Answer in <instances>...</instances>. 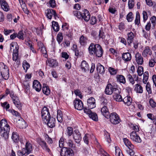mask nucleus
Listing matches in <instances>:
<instances>
[{
	"mask_svg": "<svg viewBox=\"0 0 156 156\" xmlns=\"http://www.w3.org/2000/svg\"><path fill=\"white\" fill-rule=\"evenodd\" d=\"M10 127L5 119H3L0 122V133L5 139L9 137Z\"/></svg>",
	"mask_w": 156,
	"mask_h": 156,
	"instance_id": "1",
	"label": "nucleus"
},
{
	"mask_svg": "<svg viewBox=\"0 0 156 156\" xmlns=\"http://www.w3.org/2000/svg\"><path fill=\"white\" fill-rule=\"evenodd\" d=\"M88 50L90 55H92L94 54L98 57H101L104 52L100 44H94L92 43L90 44L88 48Z\"/></svg>",
	"mask_w": 156,
	"mask_h": 156,
	"instance_id": "2",
	"label": "nucleus"
},
{
	"mask_svg": "<svg viewBox=\"0 0 156 156\" xmlns=\"http://www.w3.org/2000/svg\"><path fill=\"white\" fill-rule=\"evenodd\" d=\"M32 150L31 144L28 141L26 143L25 147L23 148L22 151H18L17 154L19 156H27L31 153Z\"/></svg>",
	"mask_w": 156,
	"mask_h": 156,
	"instance_id": "3",
	"label": "nucleus"
},
{
	"mask_svg": "<svg viewBox=\"0 0 156 156\" xmlns=\"http://www.w3.org/2000/svg\"><path fill=\"white\" fill-rule=\"evenodd\" d=\"M5 92V96H7L8 94H10L12 100L14 104L19 109H21L22 105L18 98L17 96H16L14 94H12V93H10L9 90L8 89H6Z\"/></svg>",
	"mask_w": 156,
	"mask_h": 156,
	"instance_id": "4",
	"label": "nucleus"
},
{
	"mask_svg": "<svg viewBox=\"0 0 156 156\" xmlns=\"http://www.w3.org/2000/svg\"><path fill=\"white\" fill-rule=\"evenodd\" d=\"M123 141L125 145L129 149L126 150V152L130 156H133L135 154V152L133 150L134 148V145L131 144L129 140L126 138L123 139Z\"/></svg>",
	"mask_w": 156,
	"mask_h": 156,
	"instance_id": "5",
	"label": "nucleus"
},
{
	"mask_svg": "<svg viewBox=\"0 0 156 156\" xmlns=\"http://www.w3.org/2000/svg\"><path fill=\"white\" fill-rule=\"evenodd\" d=\"M107 102L105 101H104L101 103L100 105L101 111L102 114L107 119H108L109 115V112L107 108Z\"/></svg>",
	"mask_w": 156,
	"mask_h": 156,
	"instance_id": "6",
	"label": "nucleus"
},
{
	"mask_svg": "<svg viewBox=\"0 0 156 156\" xmlns=\"http://www.w3.org/2000/svg\"><path fill=\"white\" fill-rule=\"evenodd\" d=\"M61 156H74V153L73 149L70 148L63 147L60 150Z\"/></svg>",
	"mask_w": 156,
	"mask_h": 156,
	"instance_id": "7",
	"label": "nucleus"
},
{
	"mask_svg": "<svg viewBox=\"0 0 156 156\" xmlns=\"http://www.w3.org/2000/svg\"><path fill=\"white\" fill-rule=\"evenodd\" d=\"M105 92L106 94L108 95H111L112 93H119V89L117 88L113 87L111 84H108L106 86Z\"/></svg>",
	"mask_w": 156,
	"mask_h": 156,
	"instance_id": "8",
	"label": "nucleus"
},
{
	"mask_svg": "<svg viewBox=\"0 0 156 156\" xmlns=\"http://www.w3.org/2000/svg\"><path fill=\"white\" fill-rule=\"evenodd\" d=\"M108 118L110 119L111 122L113 124L116 125L120 122V120L118 115L116 113H113L111 114Z\"/></svg>",
	"mask_w": 156,
	"mask_h": 156,
	"instance_id": "9",
	"label": "nucleus"
},
{
	"mask_svg": "<svg viewBox=\"0 0 156 156\" xmlns=\"http://www.w3.org/2000/svg\"><path fill=\"white\" fill-rule=\"evenodd\" d=\"M41 113L42 118L44 122H45V120L51 117L48 109L46 107H43L41 110Z\"/></svg>",
	"mask_w": 156,
	"mask_h": 156,
	"instance_id": "10",
	"label": "nucleus"
},
{
	"mask_svg": "<svg viewBox=\"0 0 156 156\" xmlns=\"http://www.w3.org/2000/svg\"><path fill=\"white\" fill-rule=\"evenodd\" d=\"M73 136L75 142L77 144H79L81 140L82 137L80 133L78 130H75L74 131Z\"/></svg>",
	"mask_w": 156,
	"mask_h": 156,
	"instance_id": "11",
	"label": "nucleus"
},
{
	"mask_svg": "<svg viewBox=\"0 0 156 156\" xmlns=\"http://www.w3.org/2000/svg\"><path fill=\"white\" fill-rule=\"evenodd\" d=\"M38 143L44 151L48 153H50L51 152L50 150L48 147L46 143L44 141L40 139L38 140Z\"/></svg>",
	"mask_w": 156,
	"mask_h": 156,
	"instance_id": "12",
	"label": "nucleus"
},
{
	"mask_svg": "<svg viewBox=\"0 0 156 156\" xmlns=\"http://www.w3.org/2000/svg\"><path fill=\"white\" fill-rule=\"evenodd\" d=\"M95 142V144L98 149V154H101L102 156H109V154L102 148L96 139Z\"/></svg>",
	"mask_w": 156,
	"mask_h": 156,
	"instance_id": "13",
	"label": "nucleus"
},
{
	"mask_svg": "<svg viewBox=\"0 0 156 156\" xmlns=\"http://www.w3.org/2000/svg\"><path fill=\"white\" fill-rule=\"evenodd\" d=\"M130 139L133 141L138 143L141 142V138L136 132H132L130 134Z\"/></svg>",
	"mask_w": 156,
	"mask_h": 156,
	"instance_id": "14",
	"label": "nucleus"
},
{
	"mask_svg": "<svg viewBox=\"0 0 156 156\" xmlns=\"http://www.w3.org/2000/svg\"><path fill=\"white\" fill-rule=\"evenodd\" d=\"M74 104L75 108L78 110H81L83 108V105L82 102L78 99H76L74 101Z\"/></svg>",
	"mask_w": 156,
	"mask_h": 156,
	"instance_id": "15",
	"label": "nucleus"
},
{
	"mask_svg": "<svg viewBox=\"0 0 156 156\" xmlns=\"http://www.w3.org/2000/svg\"><path fill=\"white\" fill-rule=\"evenodd\" d=\"M47 126L50 128H52L55 126V119L53 117H50L47 119L45 120V122Z\"/></svg>",
	"mask_w": 156,
	"mask_h": 156,
	"instance_id": "16",
	"label": "nucleus"
},
{
	"mask_svg": "<svg viewBox=\"0 0 156 156\" xmlns=\"http://www.w3.org/2000/svg\"><path fill=\"white\" fill-rule=\"evenodd\" d=\"M152 54L151 50L148 46L146 47L143 51L142 54L144 57H148V56H151Z\"/></svg>",
	"mask_w": 156,
	"mask_h": 156,
	"instance_id": "17",
	"label": "nucleus"
},
{
	"mask_svg": "<svg viewBox=\"0 0 156 156\" xmlns=\"http://www.w3.org/2000/svg\"><path fill=\"white\" fill-rule=\"evenodd\" d=\"M87 105L90 109H92L96 107L95 100L93 97L89 98L87 101Z\"/></svg>",
	"mask_w": 156,
	"mask_h": 156,
	"instance_id": "18",
	"label": "nucleus"
},
{
	"mask_svg": "<svg viewBox=\"0 0 156 156\" xmlns=\"http://www.w3.org/2000/svg\"><path fill=\"white\" fill-rule=\"evenodd\" d=\"M17 126L20 129H24L25 128L27 125L24 120L20 118V119H19L17 122Z\"/></svg>",
	"mask_w": 156,
	"mask_h": 156,
	"instance_id": "19",
	"label": "nucleus"
},
{
	"mask_svg": "<svg viewBox=\"0 0 156 156\" xmlns=\"http://www.w3.org/2000/svg\"><path fill=\"white\" fill-rule=\"evenodd\" d=\"M33 87L37 92L40 91L41 88V85L38 81L35 80L33 84Z\"/></svg>",
	"mask_w": 156,
	"mask_h": 156,
	"instance_id": "20",
	"label": "nucleus"
},
{
	"mask_svg": "<svg viewBox=\"0 0 156 156\" xmlns=\"http://www.w3.org/2000/svg\"><path fill=\"white\" fill-rule=\"evenodd\" d=\"M136 61L138 65H141L144 62L143 58L141 55L137 53L135 55Z\"/></svg>",
	"mask_w": 156,
	"mask_h": 156,
	"instance_id": "21",
	"label": "nucleus"
},
{
	"mask_svg": "<svg viewBox=\"0 0 156 156\" xmlns=\"http://www.w3.org/2000/svg\"><path fill=\"white\" fill-rule=\"evenodd\" d=\"M0 3L2 8L4 11L7 12L9 10V6L7 2L5 1L0 0Z\"/></svg>",
	"mask_w": 156,
	"mask_h": 156,
	"instance_id": "22",
	"label": "nucleus"
},
{
	"mask_svg": "<svg viewBox=\"0 0 156 156\" xmlns=\"http://www.w3.org/2000/svg\"><path fill=\"white\" fill-rule=\"evenodd\" d=\"M53 15H54L55 17L57 16L55 11L52 9H48L46 14L47 18L48 19H51Z\"/></svg>",
	"mask_w": 156,
	"mask_h": 156,
	"instance_id": "23",
	"label": "nucleus"
},
{
	"mask_svg": "<svg viewBox=\"0 0 156 156\" xmlns=\"http://www.w3.org/2000/svg\"><path fill=\"white\" fill-rule=\"evenodd\" d=\"M122 58L125 62H127L131 60V55L129 52L124 53L122 54Z\"/></svg>",
	"mask_w": 156,
	"mask_h": 156,
	"instance_id": "24",
	"label": "nucleus"
},
{
	"mask_svg": "<svg viewBox=\"0 0 156 156\" xmlns=\"http://www.w3.org/2000/svg\"><path fill=\"white\" fill-rule=\"evenodd\" d=\"M90 15L88 11L87 10L84 11V12L82 13V19H83L86 21H88L90 18Z\"/></svg>",
	"mask_w": 156,
	"mask_h": 156,
	"instance_id": "25",
	"label": "nucleus"
},
{
	"mask_svg": "<svg viewBox=\"0 0 156 156\" xmlns=\"http://www.w3.org/2000/svg\"><path fill=\"white\" fill-rule=\"evenodd\" d=\"M127 40L128 43L129 44L133 42L134 37V34L132 32L128 33L127 34Z\"/></svg>",
	"mask_w": 156,
	"mask_h": 156,
	"instance_id": "26",
	"label": "nucleus"
},
{
	"mask_svg": "<svg viewBox=\"0 0 156 156\" xmlns=\"http://www.w3.org/2000/svg\"><path fill=\"white\" fill-rule=\"evenodd\" d=\"M42 91L43 93L47 95H48L50 94V90L49 87L46 84H43L42 87Z\"/></svg>",
	"mask_w": 156,
	"mask_h": 156,
	"instance_id": "27",
	"label": "nucleus"
},
{
	"mask_svg": "<svg viewBox=\"0 0 156 156\" xmlns=\"http://www.w3.org/2000/svg\"><path fill=\"white\" fill-rule=\"evenodd\" d=\"M81 67L84 72L88 71L89 69V67L87 63L84 60H83L81 64Z\"/></svg>",
	"mask_w": 156,
	"mask_h": 156,
	"instance_id": "28",
	"label": "nucleus"
},
{
	"mask_svg": "<svg viewBox=\"0 0 156 156\" xmlns=\"http://www.w3.org/2000/svg\"><path fill=\"white\" fill-rule=\"evenodd\" d=\"M116 79L117 82L120 83H125L126 82V79L125 77L121 75H117L116 76Z\"/></svg>",
	"mask_w": 156,
	"mask_h": 156,
	"instance_id": "29",
	"label": "nucleus"
},
{
	"mask_svg": "<svg viewBox=\"0 0 156 156\" xmlns=\"http://www.w3.org/2000/svg\"><path fill=\"white\" fill-rule=\"evenodd\" d=\"M1 73L4 77V79L6 80L8 79L9 77V70L8 67L5 69L1 71Z\"/></svg>",
	"mask_w": 156,
	"mask_h": 156,
	"instance_id": "30",
	"label": "nucleus"
},
{
	"mask_svg": "<svg viewBox=\"0 0 156 156\" xmlns=\"http://www.w3.org/2000/svg\"><path fill=\"white\" fill-rule=\"evenodd\" d=\"M122 101H123L125 104L128 106H129L131 104L132 99L130 96H127L124 98L122 99Z\"/></svg>",
	"mask_w": 156,
	"mask_h": 156,
	"instance_id": "31",
	"label": "nucleus"
},
{
	"mask_svg": "<svg viewBox=\"0 0 156 156\" xmlns=\"http://www.w3.org/2000/svg\"><path fill=\"white\" fill-rule=\"evenodd\" d=\"M134 90L137 93H138L141 94L143 92V87L139 84L135 85Z\"/></svg>",
	"mask_w": 156,
	"mask_h": 156,
	"instance_id": "32",
	"label": "nucleus"
},
{
	"mask_svg": "<svg viewBox=\"0 0 156 156\" xmlns=\"http://www.w3.org/2000/svg\"><path fill=\"white\" fill-rule=\"evenodd\" d=\"M120 93V92L119 90V93H115L113 95L114 99L117 101L120 102L122 100V96L119 94Z\"/></svg>",
	"mask_w": 156,
	"mask_h": 156,
	"instance_id": "33",
	"label": "nucleus"
},
{
	"mask_svg": "<svg viewBox=\"0 0 156 156\" xmlns=\"http://www.w3.org/2000/svg\"><path fill=\"white\" fill-rule=\"evenodd\" d=\"M66 144H67V146L68 148H70L72 149H75L76 148V147L75 144L73 143L72 140L71 139H69L66 142Z\"/></svg>",
	"mask_w": 156,
	"mask_h": 156,
	"instance_id": "34",
	"label": "nucleus"
},
{
	"mask_svg": "<svg viewBox=\"0 0 156 156\" xmlns=\"http://www.w3.org/2000/svg\"><path fill=\"white\" fill-rule=\"evenodd\" d=\"M96 69L97 72L100 73H103L105 71L104 67L100 63L98 64Z\"/></svg>",
	"mask_w": 156,
	"mask_h": 156,
	"instance_id": "35",
	"label": "nucleus"
},
{
	"mask_svg": "<svg viewBox=\"0 0 156 156\" xmlns=\"http://www.w3.org/2000/svg\"><path fill=\"white\" fill-rule=\"evenodd\" d=\"M12 139L15 143L18 142L19 140V136L16 132H13L12 134Z\"/></svg>",
	"mask_w": 156,
	"mask_h": 156,
	"instance_id": "36",
	"label": "nucleus"
},
{
	"mask_svg": "<svg viewBox=\"0 0 156 156\" xmlns=\"http://www.w3.org/2000/svg\"><path fill=\"white\" fill-rule=\"evenodd\" d=\"M48 63L50 66L53 67L56 66L58 65L57 61L54 59H51L48 60Z\"/></svg>",
	"mask_w": 156,
	"mask_h": 156,
	"instance_id": "37",
	"label": "nucleus"
},
{
	"mask_svg": "<svg viewBox=\"0 0 156 156\" xmlns=\"http://www.w3.org/2000/svg\"><path fill=\"white\" fill-rule=\"evenodd\" d=\"M52 28L55 31H58L59 30V26L58 22L54 21L52 22Z\"/></svg>",
	"mask_w": 156,
	"mask_h": 156,
	"instance_id": "38",
	"label": "nucleus"
},
{
	"mask_svg": "<svg viewBox=\"0 0 156 156\" xmlns=\"http://www.w3.org/2000/svg\"><path fill=\"white\" fill-rule=\"evenodd\" d=\"M57 118L58 122H62L63 120L62 114L60 110H58Z\"/></svg>",
	"mask_w": 156,
	"mask_h": 156,
	"instance_id": "39",
	"label": "nucleus"
},
{
	"mask_svg": "<svg viewBox=\"0 0 156 156\" xmlns=\"http://www.w3.org/2000/svg\"><path fill=\"white\" fill-rule=\"evenodd\" d=\"M89 117L93 120L97 121L98 120V115L97 114L94 112H91L89 114Z\"/></svg>",
	"mask_w": 156,
	"mask_h": 156,
	"instance_id": "40",
	"label": "nucleus"
},
{
	"mask_svg": "<svg viewBox=\"0 0 156 156\" xmlns=\"http://www.w3.org/2000/svg\"><path fill=\"white\" fill-rule=\"evenodd\" d=\"M149 73L148 72L146 71L145 72L143 75V82L144 84L147 83V82L148 79Z\"/></svg>",
	"mask_w": 156,
	"mask_h": 156,
	"instance_id": "41",
	"label": "nucleus"
},
{
	"mask_svg": "<svg viewBox=\"0 0 156 156\" xmlns=\"http://www.w3.org/2000/svg\"><path fill=\"white\" fill-rule=\"evenodd\" d=\"M18 50H13L12 59L16 61L18 59Z\"/></svg>",
	"mask_w": 156,
	"mask_h": 156,
	"instance_id": "42",
	"label": "nucleus"
},
{
	"mask_svg": "<svg viewBox=\"0 0 156 156\" xmlns=\"http://www.w3.org/2000/svg\"><path fill=\"white\" fill-rule=\"evenodd\" d=\"M140 22V16L139 12H137L136 13V19L135 23L136 24L139 25Z\"/></svg>",
	"mask_w": 156,
	"mask_h": 156,
	"instance_id": "43",
	"label": "nucleus"
},
{
	"mask_svg": "<svg viewBox=\"0 0 156 156\" xmlns=\"http://www.w3.org/2000/svg\"><path fill=\"white\" fill-rule=\"evenodd\" d=\"M24 88L25 89L27 93L29 91L30 89V86L29 83L27 81H24L23 83Z\"/></svg>",
	"mask_w": 156,
	"mask_h": 156,
	"instance_id": "44",
	"label": "nucleus"
},
{
	"mask_svg": "<svg viewBox=\"0 0 156 156\" xmlns=\"http://www.w3.org/2000/svg\"><path fill=\"white\" fill-rule=\"evenodd\" d=\"M109 71L110 74L112 75H115L116 74L118 71V70L115 69L113 68L110 67L108 69Z\"/></svg>",
	"mask_w": 156,
	"mask_h": 156,
	"instance_id": "45",
	"label": "nucleus"
},
{
	"mask_svg": "<svg viewBox=\"0 0 156 156\" xmlns=\"http://www.w3.org/2000/svg\"><path fill=\"white\" fill-rule=\"evenodd\" d=\"M25 32L23 31H20L17 34V37L19 39L23 40L24 39V33Z\"/></svg>",
	"mask_w": 156,
	"mask_h": 156,
	"instance_id": "46",
	"label": "nucleus"
},
{
	"mask_svg": "<svg viewBox=\"0 0 156 156\" xmlns=\"http://www.w3.org/2000/svg\"><path fill=\"white\" fill-rule=\"evenodd\" d=\"M138 74L139 76H141L144 73L143 67L142 66L138 67L137 71Z\"/></svg>",
	"mask_w": 156,
	"mask_h": 156,
	"instance_id": "47",
	"label": "nucleus"
},
{
	"mask_svg": "<svg viewBox=\"0 0 156 156\" xmlns=\"http://www.w3.org/2000/svg\"><path fill=\"white\" fill-rule=\"evenodd\" d=\"M63 39L62 34L61 33H59L57 37V40L59 44Z\"/></svg>",
	"mask_w": 156,
	"mask_h": 156,
	"instance_id": "48",
	"label": "nucleus"
},
{
	"mask_svg": "<svg viewBox=\"0 0 156 156\" xmlns=\"http://www.w3.org/2000/svg\"><path fill=\"white\" fill-rule=\"evenodd\" d=\"M91 136L87 134L85 135L84 137L83 138L84 141L85 143L88 144L89 140L90 138H91Z\"/></svg>",
	"mask_w": 156,
	"mask_h": 156,
	"instance_id": "49",
	"label": "nucleus"
},
{
	"mask_svg": "<svg viewBox=\"0 0 156 156\" xmlns=\"http://www.w3.org/2000/svg\"><path fill=\"white\" fill-rule=\"evenodd\" d=\"M10 49H12V47H15V49H13V50H19V47L17 43L16 42H14L10 44Z\"/></svg>",
	"mask_w": 156,
	"mask_h": 156,
	"instance_id": "50",
	"label": "nucleus"
},
{
	"mask_svg": "<svg viewBox=\"0 0 156 156\" xmlns=\"http://www.w3.org/2000/svg\"><path fill=\"white\" fill-rule=\"evenodd\" d=\"M133 14L132 12H129L127 15L126 19L128 22H131L133 20Z\"/></svg>",
	"mask_w": 156,
	"mask_h": 156,
	"instance_id": "51",
	"label": "nucleus"
},
{
	"mask_svg": "<svg viewBox=\"0 0 156 156\" xmlns=\"http://www.w3.org/2000/svg\"><path fill=\"white\" fill-rule=\"evenodd\" d=\"M73 14L79 19H82V13L77 11H74L73 12Z\"/></svg>",
	"mask_w": 156,
	"mask_h": 156,
	"instance_id": "52",
	"label": "nucleus"
},
{
	"mask_svg": "<svg viewBox=\"0 0 156 156\" xmlns=\"http://www.w3.org/2000/svg\"><path fill=\"white\" fill-rule=\"evenodd\" d=\"M146 88L147 91L149 94H151L152 93V91L151 87V85L149 82L147 83Z\"/></svg>",
	"mask_w": 156,
	"mask_h": 156,
	"instance_id": "53",
	"label": "nucleus"
},
{
	"mask_svg": "<svg viewBox=\"0 0 156 156\" xmlns=\"http://www.w3.org/2000/svg\"><path fill=\"white\" fill-rule=\"evenodd\" d=\"M1 104L3 108H5L6 110H7L9 108V104H8L7 102H5L3 103H1Z\"/></svg>",
	"mask_w": 156,
	"mask_h": 156,
	"instance_id": "54",
	"label": "nucleus"
},
{
	"mask_svg": "<svg viewBox=\"0 0 156 156\" xmlns=\"http://www.w3.org/2000/svg\"><path fill=\"white\" fill-rule=\"evenodd\" d=\"M156 63V60L155 59L151 58L149 60V66L151 67H153L154 66Z\"/></svg>",
	"mask_w": 156,
	"mask_h": 156,
	"instance_id": "55",
	"label": "nucleus"
},
{
	"mask_svg": "<svg viewBox=\"0 0 156 156\" xmlns=\"http://www.w3.org/2000/svg\"><path fill=\"white\" fill-rule=\"evenodd\" d=\"M115 153L116 156H122L123 154L120 152V150L119 148L118 147H115Z\"/></svg>",
	"mask_w": 156,
	"mask_h": 156,
	"instance_id": "56",
	"label": "nucleus"
},
{
	"mask_svg": "<svg viewBox=\"0 0 156 156\" xmlns=\"http://www.w3.org/2000/svg\"><path fill=\"white\" fill-rule=\"evenodd\" d=\"M67 133L69 136H70L73 134V128L70 127H68L67 129Z\"/></svg>",
	"mask_w": 156,
	"mask_h": 156,
	"instance_id": "57",
	"label": "nucleus"
},
{
	"mask_svg": "<svg viewBox=\"0 0 156 156\" xmlns=\"http://www.w3.org/2000/svg\"><path fill=\"white\" fill-rule=\"evenodd\" d=\"M134 5V2L133 0H129L128 7L129 9H132Z\"/></svg>",
	"mask_w": 156,
	"mask_h": 156,
	"instance_id": "58",
	"label": "nucleus"
},
{
	"mask_svg": "<svg viewBox=\"0 0 156 156\" xmlns=\"http://www.w3.org/2000/svg\"><path fill=\"white\" fill-rule=\"evenodd\" d=\"M44 137L45 140L48 143L52 144V143L53 141L52 139L49 136L48 134H45L44 136Z\"/></svg>",
	"mask_w": 156,
	"mask_h": 156,
	"instance_id": "59",
	"label": "nucleus"
},
{
	"mask_svg": "<svg viewBox=\"0 0 156 156\" xmlns=\"http://www.w3.org/2000/svg\"><path fill=\"white\" fill-rule=\"evenodd\" d=\"M96 22L97 20L96 17L94 16H92L90 20V23L92 25H94L96 23Z\"/></svg>",
	"mask_w": 156,
	"mask_h": 156,
	"instance_id": "60",
	"label": "nucleus"
},
{
	"mask_svg": "<svg viewBox=\"0 0 156 156\" xmlns=\"http://www.w3.org/2000/svg\"><path fill=\"white\" fill-rule=\"evenodd\" d=\"M127 76L130 83L132 85H133L135 83V81L133 76L130 74H129Z\"/></svg>",
	"mask_w": 156,
	"mask_h": 156,
	"instance_id": "61",
	"label": "nucleus"
},
{
	"mask_svg": "<svg viewBox=\"0 0 156 156\" xmlns=\"http://www.w3.org/2000/svg\"><path fill=\"white\" fill-rule=\"evenodd\" d=\"M149 102L150 105L152 108H154L156 106V103L154 101L153 99L150 98Z\"/></svg>",
	"mask_w": 156,
	"mask_h": 156,
	"instance_id": "62",
	"label": "nucleus"
},
{
	"mask_svg": "<svg viewBox=\"0 0 156 156\" xmlns=\"http://www.w3.org/2000/svg\"><path fill=\"white\" fill-rule=\"evenodd\" d=\"M23 66L24 69L25 70V72H26L27 70L29 68L30 66L29 64L28 63L25 62L23 64Z\"/></svg>",
	"mask_w": 156,
	"mask_h": 156,
	"instance_id": "63",
	"label": "nucleus"
},
{
	"mask_svg": "<svg viewBox=\"0 0 156 156\" xmlns=\"http://www.w3.org/2000/svg\"><path fill=\"white\" fill-rule=\"evenodd\" d=\"M74 93L76 95L78 96L81 99L82 98V96L81 95V92L79 90L77 89L75 90L74 91Z\"/></svg>",
	"mask_w": 156,
	"mask_h": 156,
	"instance_id": "64",
	"label": "nucleus"
}]
</instances>
